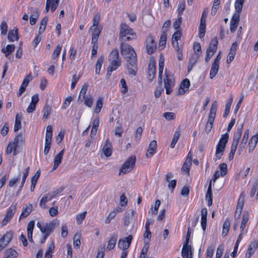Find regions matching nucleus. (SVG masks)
<instances>
[{
  "instance_id": "f257e3e1",
  "label": "nucleus",
  "mask_w": 258,
  "mask_h": 258,
  "mask_svg": "<svg viewBox=\"0 0 258 258\" xmlns=\"http://www.w3.org/2000/svg\"><path fill=\"white\" fill-rule=\"evenodd\" d=\"M24 145L25 137L22 134H20L15 137L13 142H9L5 151L6 154L9 155L13 153L14 156H16Z\"/></svg>"
},
{
  "instance_id": "f03ea898",
  "label": "nucleus",
  "mask_w": 258,
  "mask_h": 258,
  "mask_svg": "<svg viewBox=\"0 0 258 258\" xmlns=\"http://www.w3.org/2000/svg\"><path fill=\"white\" fill-rule=\"evenodd\" d=\"M59 225V221L57 219H54L52 221L41 224L40 222L37 223V226L43 234V240L41 241L43 243L49 235L53 231L55 228Z\"/></svg>"
},
{
  "instance_id": "7ed1b4c3",
  "label": "nucleus",
  "mask_w": 258,
  "mask_h": 258,
  "mask_svg": "<svg viewBox=\"0 0 258 258\" xmlns=\"http://www.w3.org/2000/svg\"><path fill=\"white\" fill-rule=\"evenodd\" d=\"M121 53L128 64H134L137 63L136 53L134 48L128 44H121Z\"/></svg>"
},
{
  "instance_id": "20e7f679",
  "label": "nucleus",
  "mask_w": 258,
  "mask_h": 258,
  "mask_svg": "<svg viewBox=\"0 0 258 258\" xmlns=\"http://www.w3.org/2000/svg\"><path fill=\"white\" fill-rule=\"evenodd\" d=\"M242 128L243 124H240L239 126L237 127L236 131L234 133L232 145L231 146L230 152L228 157L230 161H231L233 159L239 141V139L242 135Z\"/></svg>"
},
{
  "instance_id": "39448f33",
  "label": "nucleus",
  "mask_w": 258,
  "mask_h": 258,
  "mask_svg": "<svg viewBox=\"0 0 258 258\" xmlns=\"http://www.w3.org/2000/svg\"><path fill=\"white\" fill-rule=\"evenodd\" d=\"M228 139L229 135L227 133H225L221 135L219 142L216 146L214 158L215 161L220 159L223 155Z\"/></svg>"
},
{
  "instance_id": "423d86ee",
  "label": "nucleus",
  "mask_w": 258,
  "mask_h": 258,
  "mask_svg": "<svg viewBox=\"0 0 258 258\" xmlns=\"http://www.w3.org/2000/svg\"><path fill=\"white\" fill-rule=\"evenodd\" d=\"M120 36L124 41L134 40L137 37L133 30L125 24H122L120 26Z\"/></svg>"
},
{
  "instance_id": "0eeeda50",
  "label": "nucleus",
  "mask_w": 258,
  "mask_h": 258,
  "mask_svg": "<svg viewBox=\"0 0 258 258\" xmlns=\"http://www.w3.org/2000/svg\"><path fill=\"white\" fill-rule=\"evenodd\" d=\"M132 240V236L128 235L127 237L120 239L118 240V247L122 250L120 258H126L128 253L129 248Z\"/></svg>"
},
{
  "instance_id": "6e6552de",
  "label": "nucleus",
  "mask_w": 258,
  "mask_h": 258,
  "mask_svg": "<svg viewBox=\"0 0 258 258\" xmlns=\"http://www.w3.org/2000/svg\"><path fill=\"white\" fill-rule=\"evenodd\" d=\"M249 214L247 212H244L242 214V220L240 225V233L238 238L243 239L246 236L249 226Z\"/></svg>"
},
{
  "instance_id": "1a4fd4ad",
  "label": "nucleus",
  "mask_w": 258,
  "mask_h": 258,
  "mask_svg": "<svg viewBox=\"0 0 258 258\" xmlns=\"http://www.w3.org/2000/svg\"><path fill=\"white\" fill-rule=\"evenodd\" d=\"M136 158L135 156H130L122 165L119 170V174H126L131 171L135 165Z\"/></svg>"
},
{
  "instance_id": "9d476101",
  "label": "nucleus",
  "mask_w": 258,
  "mask_h": 258,
  "mask_svg": "<svg viewBox=\"0 0 258 258\" xmlns=\"http://www.w3.org/2000/svg\"><path fill=\"white\" fill-rule=\"evenodd\" d=\"M164 87L166 89V93L170 94L173 90L175 86L174 78L173 75L167 72H165V78L164 79Z\"/></svg>"
},
{
  "instance_id": "9b49d317",
  "label": "nucleus",
  "mask_w": 258,
  "mask_h": 258,
  "mask_svg": "<svg viewBox=\"0 0 258 258\" xmlns=\"http://www.w3.org/2000/svg\"><path fill=\"white\" fill-rule=\"evenodd\" d=\"M145 46L148 54L153 53L156 49V43L154 37L148 36L146 40Z\"/></svg>"
},
{
  "instance_id": "f8f14e48",
  "label": "nucleus",
  "mask_w": 258,
  "mask_h": 258,
  "mask_svg": "<svg viewBox=\"0 0 258 258\" xmlns=\"http://www.w3.org/2000/svg\"><path fill=\"white\" fill-rule=\"evenodd\" d=\"M181 255L183 258H191L192 257V249L191 247L188 244V238H187L184 243L182 248Z\"/></svg>"
},
{
  "instance_id": "ddd939ff",
  "label": "nucleus",
  "mask_w": 258,
  "mask_h": 258,
  "mask_svg": "<svg viewBox=\"0 0 258 258\" xmlns=\"http://www.w3.org/2000/svg\"><path fill=\"white\" fill-rule=\"evenodd\" d=\"M16 211V206L11 205L7 211L5 218L2 221L3 225H6L12 218Z\"/></svg>"
},
{
  "instance_id": "4468645a",
  "label": "nucleus",
  "mask_w": 258,
  "mask_h": 258,
  "mask_svg": "<svg viewBox=\"0 0 258 258\" xmlns=\"http://www.w3.org/2000/svg\"><path fill=\"white\" fill-rule=\"evenodd\" d=\"M219 170H217L213 177V181L215 182L217 179L220 177H223L226 175L227 171V165L225 163L220 164L219 166Z\"/></svg>"
},
{
  "instance_id": "2eb2a0df",
  "label": "nucleus",
  "mask_w": 258,
  "mask_h": 258,
  "mask_svg": "<svg viewBox=\"0 0 258 258\" xmlns=\"http://www.w3.org/2000/svg\"><path fill=\"white\" fill-rule=\"evenodd\" d=\"M102 27H90L89 32L91 33V43H97Z\"/></svg>"
},
{
  "instance_id": "dca6fc26",
  "label": "nucleus",
  "mask_w": 258,
  "mask_h": 258,
  "mask_svg": "<svg viewBox=\"0 0 258 258\" xmlns=\"http://www.w3.org/2000/svg\"><path fill=\"white\" fill-rule=\"evenodd\" d=\"M249 134V131L248 129H247L246 131H245L242 139L240 141L238 146V153L239 154H240L244 149L245 148L248 139Z\"/></svg>"
},
{
  "instance_id": "f3484780",
  "label": "nucleus",
  "mask_w": 258,
  "mask_h": 258,
  "mask_svg": "<svg viewBox=\"0 0 258 258\" xmlns=\"http://www.w3.org/2000/svg\"><path fill=\"white\" fill-rule=\"evenodd\" d=\"M190 85V81L188 79H184L180 84V87L178 90V94L182 95L187 92L189 90Z\"/></svg>"
},
{
  "instance_id": "a211bd4d",
  "label": "nucleus",
  "mask_w": 258,
  "mask_h": 258,
  "mask_svg": "<svg viewBox=\"0 0 258 258\" xmlns=\"http://www.w3.org/2000/svg\"><path fill=\"white\" fill-rule=\"evenodd\" d=\"M39 101V96L38 94H36L33 95L31 97V102L28 105V107L26 109V111L28 113H32L33 112L36 108V105L38 102Z\"/></svg>"
},
{
  "instance_id": "6ab92c4d",
  "label": "nucleus",
  "mask_w": 258,
  "mask_h": 258,
  "mask_svg": "<svg viewBox=\"0 0 258 258\" xmlns=\"http://www.w3.org/2000/svg\"><path fill=\"white\" fill-rule=\"evenodd\" d=\"M60 0H46V7L44 12L47 13L50 9L51 12H53L57 8Z\"/></svg>"
},
{
  "instance_id": "aec40b11",
  "label": "nucleus",
  "mask_w": 258,
  "mask_h": 258,
  "mask_svg": "<svg viewBox=\"0 0 258 258\" xmlns=\"http://www.w3.org/2000/svg\"><path fill=\"white\" fill-rule=\"evenodd\" d=\"M244 202V198L243 197H240L238 200L237 205L236 208L235 214L234 218L235 220H237L239 218L241 214Z\"/></svg>"
},
{
  "instance_id": "412c9836",
  "label": "nucleus",
  "mask_w": 258,
  "mask_h": 258,
  "mask_svg": "<svg viewBox=\"0 0 258 258\" xmlns=\"http://www.w3.org/2000/svg\"><path fill=\"white\" fill-rule=\"evenodd\" d=\"M12 234L7 232L2 238L0 239V249H3L10 243L12 239Z\"/></svg>"
},
{
  "instance_id": "4be33fe9",
  "label": "nucleus",
  "mask_w": 258,
  "mask_h": 258,
  "mask_svg": "<svg viewBox=\"0 0 258 258\" xmlns=\"http://www.w3.org/2000/svg\"><path fill=\"white\" fill-rule=\"evenodd\" d=\"M12 234L7 232L2 238L0 239V249H3L10 243L12 239Z\"/></svg>"
},
{
  "instance_id": "5701e85b",
  "label": "nucleus",
  "mask_w": 258,
  "mask_h": 258,
  "mask_svg": "<svg viewBox=\"0 0 258 258\" xmlns=\"http://www.w3.org/2000/svg\"><path fill=\"white\" fill-rule=\"evenodd\" d=\"M217 111V102H214L211 105L210 113L209 115V118L207 123H210L211 125L212 124H213L214 121L216 113Z\"/></svg>"
},
{
  "instance_id": "b1692460",
  "label": "nucleus",
  "mask_w": 258,
  "mask_h": 258,
  "mask_svg": "<svg viewBox=\"0 0 258 258\" xmlns=\"http://www.w3.org/2000/svg\"><path fill=\"white\" fill-rule=\"evenodd\" d=\"M33 206L31 204H26L22 209L21 214L19 220L27 217L32 212Z\"/></svg>"
},
{
  "instance_id": "393cba45",
  "label": "nucleus",
  "mask_w": 258,
  "mask_h": 258,
  "mask_svg": "<svg viewBox=\"0 0 258 258\" xmlns=\"http://www.w3.org/2000/svg\"><path fill=\"white\" fill-rule=\"evenodd\" d=\"M237 48V44L236 42H234L232 43L230 51L228 53L227 58V63H230L232 62V61L234 59L235 57L236 51Z\"/></svg>"
},
{
  "instance_id": "a878e982",
  "label": "nucleus",
  "mask_w": 258,
  "mask_h": 258,
  "mask_svg": "<svg viewBox=\"0 0 258 258\" xmlns=\"http://www.w3.org/2000/svg\"><path fill=\"white\" fill-rule=\"evenodd\" d=\"M64 150H62L58 154L55 156L53 159L54 165L53 168L51 170V172L55 170L57 168L61 162Z\"/></svg>"
},
{
  "instance_id": "bb28decb",
  "label": "nucleus",
  "mask_w": 258,
  "mask_h": 258,
  "mask_svg": "<svg viewBox=\"0 0 258 258\" xmlns=\"http://www.w3.org/2000/svg\"><path fill=\"white\" fill-rule=\"evenodd\" d=\"M157 142L153 140L150 143L146 156L147 158H151L156 152Z\"/></svg>"
},
{
  "instance_id": "cd10ccee",
  "label": "nucleus",
  "mask_w": 258,
  "mask_h": 258,
  "mask_svg": "<svg viewBox=\"0 0 258 258\" xmlns=\"http://www.w3.org/2000/svg\"><path fill=\"white\" fill-rule=\"evenodd\" d=\"M102 151L104 155L107 157H110L112 154L111 143L108 139L106 140L105 143L103 147Z\"/></svg>"
},
{
  "instance_id": "c85d7f7f",
  "label": "nucleus",
  "mask_w": 258,
  "mask_h": 258,
  "mask_svg": "<svg viewBox=\"0 0 258 258\" xmlns=\"http://www.w3.org/2000/svg\"><path fill=\"white\" fill-rule=\"evenodd\" d=\"M239 20V16L238 14H234L230 21V31L232 33L234 32L237 27Z\"/></svg>"
},
{
  "instance_id": "c756f323",
  "label": "nucleus",
  "mask_w": 258,
  "mask_h": 258,
  "mask_svg": "<svg viewBox=\"0 0 258 258\" xmlns=\"http://www.w3.org/2000/svg\"><path fill=\"white\" fill-rule=\"evenodd\" d=\"M121 64L120 60L110 61L107 69V76H110L112 71L116 70Z\"/></svg>"
},
{
  "instance_id": "7c9ffc66",
  "label": "nucleus",
  "mask_w": 258,
  "mask_h": 258,
  "mask_svg": "<svg viewBox=\"0 0 258 258\" xmlns=\"http://www.w3.org/2000/svg\"><path fill=\"white\" fill-rule=\"evenodd\" d=\"M117 240V235L115 234H112L108 241L106 249L108 251L113 249L116 244Z\"/></svg>"
},
{
  "instance_id": "2f4dec72",
  "label": "nucleus",
  "mask_w": 258,
  "mask_h": 258,
  "mask_svg": "<svg viewBox=\"0 0 258 258\" xmlns=\"http://www.w3.org/2000/svg\"><path fill=\"white\" fill-rule=\"evenodd\" d=\"M32 79L30 75L27 76L24 80L18 92V96H20L25 90L29 83Z\"/></svg>"
},
{
  "instance_id": "473e14b6",
  "label": "nucleus",
  "mask_w": 258,
  "mask_h": 258,
  "mask_svg": "<svg viewBox=\"0 0 258 258\" xmlns=\"http://www.w3.org/2000/svg\"><path fill=\"white\" fill-rule=\"evenodd\" d=\"M156 73V66L155 62L154 60H152L150 62L148 66V75L149 78L150 80H152L155 76Z\"/></svg>"
},
{
  "instance_id": "72a5a7b5",
  "label": "nucleus",
  "mask_w": 258,
  "mask_h": 258,
  "mask_svg": "<svg viewBox=\"0 0 258 258\" xmlns=\"http://www.w3.org/2000/svg\"><path fill=\"white\" fill-rule=\"evenodd\" d=\"M258 142V134L252 136L248 142V152L253 151Z\"/></svg>"
},
{
  "instance_id": "f704fd0d",
  "label": "nucleus",
  "mask_w": 258,
  "mask_h": 258,
  "mask_svg": "<svg viewBox=\"0 0 258 258\" xmlns=\"http://www.w3.org/2000/svg\"><path fill=\"white\" fill-rule=\"evenodd\" d=\"M54 196V194L53 193H48L44 195L42 199H41L39 203L40 206L42 208H45L46 207L45 205L46 203L51 200Z\"/></svg>"
},
{
  "instance_id": "c9c22d12",
  "label": "nucleus",
  "mask_w": 258,
  "mask_h": 258,
  "mask_svg": "<svg viewBox=\"0 0 258 258\" xmlns=\"http://www.w3.org/2000/svg\"><path fill=\"white\" fill-rule=\"evenodd\" d=\"M258 248V242L253 241L249 245L247 253L246 254V257L249 258L255 252L256 249Z\"/></svg>"
},
{
  "instance_id": "e433bc0d",
  "label": "nucleus",
  "mask_w": 258,
  "mask_h": 258,
  "mask_svg": "<svg viewBox=\"0 0 258 258\" xmlns=\"http://www.w3.org/2000/svg\"><path fill=\"white\" fill-rule=\"evenodd\" d=\"M181 135V130L180 127H178L175 131L173 138L170 145L171 148H174Z\"/></svg>"
},
{
  "instance_id": "4c0bfd02",
  "label": "nucleus",
  "mask_w": 258,
  "mask_h": 258,
  "mask_svg": "<svg viewBox=\"0 0 258 258\" xmlns=\"http://www.w3.org/2000/svg\"><path fill=\"white\" fill-rule=\"evenodd\" d=\"M35 226V221L32 220L29 222L27 225V236L28 240L30 242H33L32 234L33 230Z\"/></svg>"
},
{
  "instance_id": "58836bf2",
  "label": "nucleus",
  "mask_w": 258,
  "mask_h": 258,
  "mask_svg": "<svg viewBox=\"0 0 258 258\" xmlns=\"http://www.w3.org/2000/svg\"><path fill=\"white\" fill-rule=\"evenodd\" d=\"M208 206L212 204V181H210L205 197Z\"/></svg>"
},
{
  "instance_id": "ea45409f",
  "label": "nucleus",
  "mask_w": 258,
  "mask_h": 258,
  "mask_svg": "<svg viewBox=\"0 0 258 258\" xmlns=\"http://www.w3.org/2000/svg\"><path fill=\"white\" fill-rule=\"evenodd\" d=\"M32 10V14L30 15V24L31 25H34L36 21L39 17L40 12L37 9H34L31 8Z\"/></svg>"
},
{
  "instance_id": "a19ab883",
  "label": "nucleus",
  "mask_w": 258,
  "mask_h": 258,
  "mask_svg": "<svg viewBox=\"0 0 258 258\" xmlns=\"http://www.w3.org/2000/svg\"><path fill=\"white\" fill-rule=\"evenodd\" d=\"M18 256L17 251L12 248L7 249L3 258H16Z\"/></svg>"
},
{
  "instance_id": "79ce46f5",
  "label": "nucleus",
  "mask_w": 258,
  "mask_h": 258,
  "mask_svg": "<svg viewBox=\"0 0 258 258\" xmlns=\"http://www.w3.org/2000/svg\"><path fill=\"white\" fill-rule=\"evenodd\" d=\"M54 249V244L53 241L48 243L47 248L45 253L44 258H51L52 253Z\"/></svg>"
},
{
  "instance_id": "37998d69",
  "label": "nucleus",
  "mask_w": 258,
  "mask_h": 258,
  "mask_svg": "<svg viewBox=\"0 0 258 258\" xmlns=\"http://www.w3.org/2000/svg\"><path fill=\"white\" fill-rule=\"evenodd\" d=\"M219 69V63L214 62L211 68L210 72V78L211 79L214 78L217 74Z\"/></svg>"
},
{
  "instance_id": "c03bdc74",
  "label": "nucleus",
  "mask_w": 258,
  "mask_h": 258,
  "mask_svg": "<svg viewBox=\"0 0 258 258\" xmlns=\"http://www.w3.org/2000/svg\"><path fill=\"white\" fill-rule=\"evenodd\" d=\"M103 104V98L102 97H99L96 102L95 107L94 110V113L96 114L99 113L101 110Z\"/></svg>"
},
{
  "instance_id": "a18cd8bd",
  "label": "nucleus",
  "mask_w": 258,
  "mask_h": 258,
  "mask_svg": "<svg viewBox=\"0 0 258 258\" xmlns=\"http://www.w3.org/2000/svg\"><path fill=\"white\" fill-rule=\"evenodd\" d=\"M8 38L11 42H13L18 39V29L14 28L9 32Z\"/></svg>"
},
{
  "instance_id": "49530a36",
  "label": "nucleus",
  "mask_w": 258,
  "mask_h": 258,
  "mask_svg": "<svg viewBox=\"0 0 258 258\" xmlns=\"http://www.w3.org/2000/svg\"><path fill=\"white\" fill-rule=\"evenodd\" d=\"M164 66V58L163 56L160 55L159 60V74L158 77L159 79H160V81L162 80V74L163 73V69Z\"/></svg>"
},
{
  "instance_id": "de8ad7c7",
  "label": "nucleus",
  "mask_w": 258,
  "mask_h": 258,
  "mask_svg": "<svg viewBox=\"0 0 258 258\" xmlns=\"http://www.w3.org/2000/svg\"><path fill=\"white\" fill-rule=\"evenodd\" d=\"M81 234L80 233H76L73 237V244L75 248H79L81 245Z\"/></svg>"
},
{
  "instance_id": "09e8293b",
  "label": "nucleus",
  "mask_w": 258,
  "mask_h": 258,
  "mask_svg": "<svg viewBox=\"0 0 258 258\" xmlns=\"http://www.w3.org/2000/svg\"><path fill=\"white\" fill-rule=\"evenodd\" d=\"M218 43V41L216 38L212 39L207 49L215 53L217 49Z\"/></svg>"
},
{
  "instance_id": "8fccbe9b",
  "label": "nucleus",
  "mask_w": 258,
  "mask_h": 258,
  "mask_svg": "<svg viewBox=\"0 0 258 258\" xmlns=\"http://www.w3.org/2000/svg\"><path fill=\"white\" fill-rule=\"evenodd\" d=\"M230 226V221L229 219H226L223 225L222 235L223 236H226L228 234L229 231Z\"/></svg>"
},
{
  "instance_id": "3c124183",
  "label": "nucleus",
  "mask_w": 258,
  "mask_h": 258,
  "mask_svg": "<svg viewBox=\"0 0 258 258\" xmlns=\"http://www.w3.org/2000/svg\"><path fill=\"white\" fill-rule=\"evenodd\" d=\"M191 164V156H189V154L188 155V157L185 161V162L184 163L182 167V170L183 171L185 172L186 173L189 172V167L190 166Z\"/></svg>"
},
{
  "instance_id": "603ef678",
  "label": "nucleus",
  "mask_w": 258,
  "mask_h": 258,
  "mask_svg": "<svg viewBox=\"0 0 258 258\" xmlns=\"http://www.w3.org/2000/svg\"><path fill=\"white\" fill-rule=\"evenodd\" d=\"M88 85L87 84H84L82 87V89L79 93L78 100L80 101H83L85 97H86V93L88 90Z\"/></svg>"
},
{
  "instance_id": "864d4df0",
  "label": "nucleus",
  "mask_w": 258,
  "mask_h": 258,
  "mask_svg": "<svg viewBox=\"0 0 258 258\" xmlns=\"http://www.w3.org/2000/svg\"><path fill=\"white\" fill-rule=\"evenodd\" d=\"M104 57L102 56L98 57L95 66V73L96 74H100L101 68L104 62Z\"/></svg>"
},
{
  "instance_id": "5fc2aeb1",
  "label": "nucleus",
  "mask_w": 258,
  "mask_h": 258,
  "mask_svg": "<svg viewBox=\"0 0 258 258\" xmlns=\"http://www.w3.org/2000/svg\"><path fill=\"white\" fill-rule=\"evenodd\" d=\"M15 47L13 44H8L5 48L2 49V52L5 54L6 56H8L12 53L15 50Z\"/></svg>"
},
{
  "instance_id": "6e6d98bb",
  "label": "nucleus",
  "mask_w": 258,
  "mask_h": 258,
  "mask_svg": "<svg viewBox=\"0 0 258 258\" xmlns=\"http://www.w3.org/2000/svg\"><path fill=\"white\" fill-rule=\"evenodd\" d=\"M206 22H200V25L199 28V36L200 38H202L205 34L206 32Z\"/></svg>"
},
{
  "instance_id": "4d7b16f0",
  "label": "nucleus",
  "mask_w": 258,
  "mask_h": 258,
  "mask_svg": "<svg viewBox=\"0 0 258 258\" xmlns=\"http://www.w3.org/2000/svg\"><path fill=\"white\" fill-rule=\"evenodd\" d=\"M99 124V119L97 118L94 119L93 121L92 127L91 131V136H94L96 135Z\"/></svg>"
},
{
  "instance_id": "13d9d810",
  "label": "nucleus",
  "mask_w": 258,
  "mask_h": 258,
  "mask_svg": "<svg viewBox=\"0 0 258 258\" xmlns=\"http://www.w3.org/2000/svg\"><path fill=\"white\" fill-rule=\"evenodd\" d=\"M51 111V108L49 105H45L42 110V119H46L48 118L49 114Z\"/></svg>"
},
{
  "instance_id": "bf43d9fd",
  "label": "nucleus",
  "mask_w": 258,
  "mask_h": 258,
  "mask_svg": "<svg viewBox=\"0 0 258 258\" xmlns=\"http://www.w3.org/2000/svg\"><path fill=\"white\" fill-rule=\"evenodd\" d=\"M22 117L19 114L16 115L15 123L14 125V131L15 132H17L21 127Z\"/></svg>"
},
{
  "instance_id": "052dcab7",
  "label": "nucleus",
  "mask_w": 258,
  "mask_h": 258,
  "mask_svg": "<svg viewBox=\"0 0 258 258\" xmlns=\"http://www.w3.org/2000/svg\"><path fill=\"white\" fill-rule=\"evenodd\" d=\"M109 61L119 60V53L117 49L113 50L109 55Z\"/></svg>"
},
{
  "instance_id": "680f3d73",
  "label": "nucleus",
  "mask_w": 258,
  "mask_h": 258,
  "mask_svg": "<svg viewBox=\"0 0 258 258\" xmlns=\"http://www.w3.org/2000/svg\"><path fill=\"white\" fill-rule=\"evenodd\" d=\"M119 85L120 86V92L122 94H124L128 91V87L126 85L125 80L121 79L120 81Z\"/></svg>"
},
{
  "instance_id": "e2e57ef3",
  "label": "nucleus",
  "mask_w": 258,
  "mask_h": 258,
  "mask_svg": "<svg viewBox=\"0 0 258 258\" xmlns=\"http://www.w3.org/2000/svg\"><path fill=\"white\" fill-rule=\"evenodd\" d=\"M100 21V15L99 14H96L94 15L93 19V25L91 27H102L101 26L99 25Z\"/></svg>"
},
{
  "instance_id": "0e129e2a",
  "label": "nucleus",
  "mask_w": 258,
  "mask_h": 258,
  "mask_svg": "<svg viewBox=\"0 0 258 258\" xmlns=\"http://www.w3.org/2000/svg\"><path fill=\"white\" fill-rule=\"evenodd\" d=\"M193 49L197 58H198L201 54V47L199 42H195L193 45Z\"/></svg>"
},
{
  "instance_id": "69168bd1",
  "label": "nucleus",
  "mask_w": 258,
  "mask_h": 258,
  "mask_svg": "<svg viewBox=\"0 0 258 258\" xmlns=\"http://www.w3.org/2000/svg\"><path fill=\"white\" fill-rule=\"evenodd\" d=\"M52 137V127L51 125H48L46 129L45 140L51 141Z\"/></svg>"
},
{
  "instance_id": "338daca9",
  "label": "nucleus",
  "mask_w": 258,
  "mask_h": 258,
  "mask_svg": "<svg viewBox=\"0 0 258 258\" xmlns=\"http://www.w3.org/2000/svg\"><path fill=\"white\" fill-rule=\"evenodd\" d=\"M48 21V18L47 17H44L41 21L40 25L39 28V33L41 34L42 33L46 28V26Z\"/></svg>"
},
{
  "instance_id": "774afa93",
  "label": "nucleus",
  "mask_w": 258,
  "mask_h": 258,
  "mask_svg": "<svg viewBox=\"0 0 258 258\" xmlns=\"http://www.w3.org/2000/svg\"><path fill=\"white\" fill-rule=\"evenodd\" d=\"M166 39H167L166 35L164 32L161 35L160 39L159 42V47L161 49H163L165 46V44H166Z\"/></svg>"
}]
</instances>
